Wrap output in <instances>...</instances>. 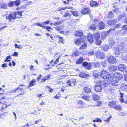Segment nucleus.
I'll return each instance as SVG.
<instances>
[{"label":"nucleus","instance_id":"nucleus-1","mask_svg":"<svg viewBox=\"0 0 127 127\" xmlns=\"http://www.w3.org/2000/svg\"><path fill=\"white\" fill-rule=\"evenodd\" d=\"M100 76L103 79H107L109 83L112 84L113 86H116L118 85V82L112 81L113 77L111 76L108 72L105 71H103L101 73Z\"/></svg>","mask_w":127,"mask_h":127},{"label":"nucleus","instance_id":"nucleus-2","mask_svg":"<svg viewBox=\"0 0 127 127\" xmlns=\"http://www.w3.org/2000/svg\"><path fill=\"white\" fill-rule=\"evenodd\" d=\"M95 83L96 84L95 87V91L97 92H100L102 90V88L101 82H100V81L98 80L97 81H95Z\"/></svg>","mask_w":127,"mask_h":127},{"label":"nucleus","instance_id":"nucleus-3","mask_svg":"<svg viewBox=\"0 0 127 127\" xmlns=\"http://www.w3.org/2000/svg\"><path fill=\"white\" fill-rule=\"evenodd\" d=\"M115 76L114 77L112 76V77H113V80L112 81H117L118 83L119 80L121 79L123 77V75L120 73L116 72L115 74Z\"/></svg>","mask_w":127,"mask_h":127},{"label":"nucleus","instance_id":"nucleus-4","mask_svg":"<svg viewBox=\"0 0 127 127\" xmlns=\"http://www.w3.org/2000/svg\"><path fill=\"white\" fill-rule=\"evenodd\" d=\"M108 105L109 106L113 108L116 110H120L121 109V107L117 106L115 102L113 101H111L109 102Z\"/></svg>","mask_w":127,"mask_h":127},{"label":"nucleus","instance_id":"nucleus-5","mask_svg":"<svg viewBox=\"0 0 127 127\" xmlns=\"http://www.w3.org/2000/svg\"><path fill=\"white\" fill-rule=\"evenodd\" d=\"M123 44L120 46H119L117 48H114V53L116 55H117L120 54L121 52L120 51L122 50L124 48L123 47Z\"/></svg>","mask_w":127,"mask_h":127},{"label":"nucleus","instance_id":"nucleus-6","mask_svg":"<svg viewBox=\"0 0 127 127\" xmlns=\"http://www.w3.org/2000/svg\"><path fill=\"white\" fill-rule=\"evenodd\" d=\"M82 66L84 67L85 68L87 69H90L92 66L91 64L90 63H88L87 62H84L82 63Z\"/></svg>","mask_w":127,"mask_h":127},{"label":"nucleus","instance_id":"nucleus-7","mask_svg":"<svg viewBox=\"0 0 127 127\" xmlns=\"http://www.w3.org/2000/svg\"><path fill=\"white\" fill-rule=\"evenodd\" d=\"M15 15V13L10 14L8 16H6V19L9 20V22H11L12 19H15L16 18Z\"/></svg>","mask_w":127,"mask_h":127},{"label":"nucleus","instance_id":"nucleus-8","mask_svg":"<svg viewBox=\"0 0 127 127\" xmlns=\"http://www.w3.org/2000/svg\"><path fill=\"white\" fill-rule=\"evenodd\" d=\"M95 54L97 58L100 59H102L104 57V54L99 51L96 52L95 53Z\"/></svg>","mask_w":127,"mask_h":127},{"label":"nucleus","instance_id":"nucleus-9","mask_svg":"<svg viewBox=\"0 0 127 127\" xmlns=\"http://www.w3.org/2000/svg\"><path fill=\"white\" fill-rule=\"evenodd\" d=\"M108 62L110 63L114 64L116 63V58L113 56H110L108 59Z\"/></svg>","mask_w":127,"mask_h":127},{"label":"nucleus","instance_id":"nucleus-10","mask_svg":"<svg viewBox=\"0 0 127 127\" xmlns=\"http://www.w3.org/2000/svg\"><path fill=\"white\" fill-rule=\"evenodd\" d=\"M118 69L120 71H126L127 70V67L123 64H120L118 66Z\"/></svg>","mask_w":127,"mask_h":127},{"label":"nucleus","instance_id":"nucleus-11","mask_svg":"<svg viewBox=\"0 0 127 127\" xmlns=\"http://www.w3.org/2000/svg\"><path fill=\"white\" fill-rule=\"evenodd\" d=\"M115 30V29H110L107 31V32H103L102 33V35L101 36V38L103 39L105 38L106 37L108 33L110 32H111L112 30L114 31Z\"/></svg>","mask_w":127,"mask_h":127},{"label":"nucleus","instance_id":"nucleus-12","mask_svg":"<svg viewBox=\"0 0 127 127\" xmlns=\"http://www.w3.org/2000/svg\"><path fill=\"white\" fill-rule=\"evenodd\" d=\"M93 38L95 40H98L100 37V35L99 33L97 32L93 34Z\"/></svg>","mask_w":127,"mask_h":127},{"label":"nucleus","instance_id":"nucleus-13","mask_svg":"<svg viewBox=\"0 0 127 127\" xmlns=\"http://www.w3.org/2000/svg\"><path fill=\"white\" fill-rule=\"evenodd\" d=\"M90 10L88 8H84L81 11V12L83 14H88L89 13Z\"/></svg>","mask_w":127,"mask_h":127},{"label":"nucleus","instance_id":"nucleus-14","mask_svg":"<svg viewBox=\"0 0 127 127\" xmlns=\"http://www.w3.org/2000/svg\"><path fill=\"white\" fill-rule=\"evenodd\" d=\"M88 41L90 43H91L93 42L94 39L93 38V36H92L91 34L89 33L88 35Z\"/></svg>","mask_w":127,"mask_h":127},{"label":"nucleus","instance_id":"nucleus-15","mask_svg":"<svg viewBox=\"0 0 127 127\" xmlns=\"http://www.w3.org/2000/svg\"><path fill=\"white\" fill-rule=\"evenodd\" d=\"M100 82H101V85H103L104 86H106L108 84H110L113 87L114 86H113L112 84L109 83V82H108L106 79V80H104V81H100Z\"/></svg>","mask_w":127,"mask_h":127},{"label":"nucleus","instance_id":"nucleus-16","mask_svg":"<svg viewBox=\"0 0 127 127\" xmlns=\"http://www.w3.org/2000/svg\"><path fill=\"white\" fill-rule=\"evenodd\" d=\"M79 76L82 78H88L89 77V75L82 72L80 73Z\"/></svg>","mask_w":127,"mask_h":127},{"label":"nucleus","instance_id":"nucleus-17","mask_svg":"<svg viewBox=\"0 0 127 127\" xmlns=\"http://www.w3.org/2000/svg\"><path fill=\"white\" fill-rule=\"evenodd\" d=\"M98 26L100 30L104 29L105 25L104 23L102 22L99 23L98 25Z\"/></svg>","mask_w":127,"mask_h":127},{"label":"nucleus","instance_id":"nucleus-18","mask_svg":"<svg viewBox=\"0 0 127 127\" xmlns=\"http://www.w3.org/2000/svg\"><path fill=\"white\" fill-rule=\"evenodd\" d=\"M117 22V21L115 19L109 20L107 21V23L110 26L114 25Z\"/></svg>","mask_w":127,"mask_h":127},{"label":"nucleus","instance_id":"nucleus-19","mask_svg":"<svg viewBox=\"0 0 127 127\" xmlns=\"http://www.w3.org/2000/svg\"><path fill=\"white\" fill-rule=\"evenodd\" d=\"M90 5L92 7L97 6H98L97 2L96 1L92 0L90 2Z\"/></svg>","mask_w":127,"mask_h":127},{"label":"nucleus","instance_id":"nucleus-20","mask_svg":"<svg viewBox=\"0 0 127 127\" xmlns=\"http://www.w3.org/2000/svg\"><path fill=\"white\" fill-rule=\"evenodd\" d=\"M93 99L95 101L98 100L99 98V96L97 94H93Z\"/></svg>","mask_w":127,"mask_h":127},{"label":"nucleus","instance_id":"nucleus-21","mask_svg":"<svg viewBox=\"0 0 127 127\" xmlns=\"http://www.w3.org/2000/svg\"><path fill=\"white\" fill-rule=\"evenodd\" d=\"M116 67L114 65H111L109 67V69L111 71H114L116 69Z\"/></svg>","mask_w":127,"mask_h":127},{"label":"nucleus","instance_id":"nucleus-22","mask_svg":"<svg viewBox=\"0 0 127 127\" xmlns=\"http://www.w3.org/2000/svg\"><path fill=\"white\" fill-rule=\"evenodd\" d=\"M93 75L95 78H97L98 76L100 75V73L97 70H95L93 72Z\"/></svg>","mask_w":127,"mask_h":127},{"label":"nucleus","instance_id":"nucleus-23","mask_svg":"<svg viewBox=\"0 0 127 127\" xmlns=\"http://www.w3.org/2000/svg\"><path fill=\"white\" fill-rule=\"evenodd\" d=\"M75 35L77 36H79L80 37L83 34V33L81 30L76 31L75 33Z\"/></svg>","mask_w":127,"mask_h":127},{"label":"nucleus","instance_id":"nucleus-24","mask_svg":"<svg viewBox=\"0 0 127 127\" xmlns=\"http://www.w3.org/2000/svg\"><path fill=\"white\" fill-rule=\"evenodd\" d=\"M109 43V45L111 46H112L115 44L114 39L112 38H110L108 40Z\"/></svg>","mask_w":127,"mask_h":127},{"label":"nucleus","instance_id":"nucleus-25","mask_svg":"<svg viewBox=\"0 0 127 127\" xmlns=\"http://www.w3.org/2000/svg\"><path fill=\"white\" fill-rule=\"evenodd\" d=\"M89 28L91 30H95L96 29V26L95 24H92L89 26Z\"/></svg>","mask_w":127,"mask_h":127},{"label":"nucleus","instance_id":"nucleus-26","mask_svg":"<svg viewBox=\"0 0 127 127\" xmlns=\"http://www.w3.org/2000/svg\"><path fill=\"white\" fill-rule=\"evenodd\" d=\"M15 13L16 18H20V17H18V15H19L20 16H22V12H16L14 13Z\"/></svg>","mask_w":127,"mask_h":127},{"label":"nucleus","instance_id":"nucleus-27","mask_svg":"<svg viewBox=\"0 0 127 127\" xmlns=\"http://www.w3.org/2000/svg\"><path fill=\"white\" fill-rule=\"evenodd\" d=\"M83 61V58L82 57H80L78 60L76 62V63L77 64H80L82 63Z\"/></svg>","mask_w":127,"mask_h":127},{"label":"nucleus","instance_id":"nucleus-28","mask_svg":"<svg viewBox=\"0 0 127 127\" xmlns=\"http://www.w3.org/2000/svg\"><path fill=\"white\" fill-rule=\"evenodd\" d=\"M102 48L105 51H107L109 48V47L107 45L105 44L102 46Z\"/></svg>","mask_w":127,"mask_h":127},{"label":"nucleus","instance_id":"nucleus-29","mask_svg":"<svg viewBox=\"0 0 127 127\" xmlns=\"http://www.w3.org/2000/svg\"><path fill=\"white\" fill-rule=\"evenodd\" d=\"M87 47V45L86 43H85L83 44L82 45L79 49L80 50H82L86 48Z\"/></svg>","mask_w":127,"mask_h":127},{"label":"nucleus","instance_id":"nucleus-30","mask_svg":"<svg viewBox=\"0 0 127 127\" xmlns=\"http://www.w3.org/2000/svg\"><path fill=\"white\" fill-rule=\"evenodd\" d=\"M71 13H72V15L75 16H78V12L76 11H69Z\"/></svg>","mask_w":127,"mask_h":127},{"label":"nucleus","instance_id":"nucleus-31","mask_svg":"<svg viewBox=\"0 0 127 127\" xmlns=\"http://www.w3.org/2000/svg\"><path fill=\"white\" fill-rule=\"evenodd\" d=\"M126 16V14L124 13H122L121 14L119 15V16H118V19L120 20L123 17H124Z\"/></svg>","mask_w":127,"mask_h":127},{"label":"nucleus","instance_id":"nucleus-32","mask_svg":"<svg viewBox=\"0 0 127 127\" xmlns=\"http://www.w3.org/2000/svg\"><path fill=\"white\" fill-rule=\"evenodd\" d=\"M84 90L86 93H89L91 91L90 89L88 87H85L83 88Z\"/></svg>","mask_w":127,"mask_h":127},{"label":"nucleus","instance_id":"nucleus-33","mask_svg":"<svg viewBox=\"0 0 127 127\" xmlns=\"http://www.w3.org/2000/svg\"><path fill=\"white\" fill-rule=\"evenodd\" d=\"M95 51L94 50H90L89 51L88 53V55L91 56L93 55Z\"/></svg>","mask_w":127,"mask_h":127},{"label":"nucleus","instance_id":"nucleus-34","mask_svg":"<svg viewBox=\"0 0 127 127\" xmlns=\"http://www.w3.org/2000/svg\"><path fill=\"white\" fill-rule=\"evenodd\" d=\"M14 5L16 6H17L20 5L21 1L20 0H16L14 1Z\"/></svg>","mask_w":127,"mask_h":127},{"label":"nucleus","instance_id":"nucleus-35","mask_svg":"<svg viewBox=\"0 0 127 127\" xmlns=\"http://www.w3.org/2000/svg\"><path fill=\"white\" fill-rule=\"evenodd\" d=\"M7 4L5 3H1L0 4V8L3 9H6L7 8Z\"/></svg>","mask_w":127,"mask_h":127},{"label":"nucleus","instance_id":"nucleus-36","mask_svg":"<svg viewBox=\"0 0 127 127\" xmlns=\"http://www.w3.org/2000/svg\"><path fill=\"white\" fill-rule=\"evenodd\" d=\"M101 65H102L103 66L105 67L107 65V61H105L104 62H101Z\"/></svg>","mask_w":127,"mask_h":127},{"label":"nucleus","instance_id":"nucleus-37","mask_svg":"<svg viewBox=\"0 0 127 127\" xmlns=\"http://www.w3.org/2000/svg\"><path fill=\"white\" fill-rule=\"evenodd\" d=\"M14 5V1H10L9 2L8 4V6L10 7H13Z\"/></svg>","mask_w":127,"mask_h":127},{"label":"nucleus","instance_id":"nucleus-38","mask_svg":"<svg viewBox=\"0 0 127 127\" xmlns=\"http://www.w3.org/2000/svg\"><path fill=\"white\" fill-rule=\"evenodd\" d=\"M55 28L56 30L58 31H59L60 30L63 29V27L62 26H58L55 27Z\"/></svg>","mask_w":127,"mask_h":127},{"label":"nucleus","instance_id":"nucleus-39","mask_svg":"<svg viewBox=\"0 0 127 127\" xmlns=\"http://www.w3.org/2000/svg\"><path fill=\"white\" fill-rule=\"evenodd\" d=\"M11 56H8L6 58V59L4 61V62H9L11 60Z\"/></svg>","mask_w":127,"mask_h":127},{"label":"nucleus","instance_id":"nucleus-40","mask_svg":"<svg viewBox=\"0 0 127 127\" xmlns=\"http://www.w3.org/2000/svg\"><path fill=\"white\" fill-rule=\"evenodd\" d=\"M64 13V17H65L67 16L70 17V15L68 13V12L67 11H65Z\"/></svg>","mask_w":127,"mask_h":127},{"label":"nucleus","instance_id":"nucleus-41","mask_svg":"<svg viewBox=\"0 0 127 127\" xmlns=\"http://www.w3.org/2000/svg\"><path fill=\"white\" fill-rule=\"evenodd\" d=\"M124 94L123 93H120V97L121 98V102H124Z\"/></svg>","mask_w":127,"mask_h":127},{"label":"nucleus","instance_id":"nucleus-42","mask_svg":"<svg viewBox=\"0 0 127 127\" xmlns=\"http://www.w3.org/2000/svg\"><path fill=\"white\" fill-rule=\"evenodd\" d=\"M75 43L77 45H79L81 43V41L80 39H76L75 41Z\"/></svg>","mask_w":127,"mask_h":127},{"label":"nucleus","instance_id":"nucleus-43","mask_svg":"<svg viewBox=\"0 0 127 127\" xmlns=\"http://www.w3.org/2000/svg\"><path fill=\"white\" fill-rule=\"evenodd\" d=\"M82 98L87 101H89V97L87 96H82Z\"/></svg>","mask_w":127,"mask_h":127},{"label":"nucleus","instance_id":"nucleus-44","mask_svg":"<svg viewBox=\"0 0 127 127\" xmlns=\"http://www.w3.org/2000/svg\"><path fill=\"white\" fill-rule=\"evenodd\" d=\"M80 37L81 38V39L82 40V42H84L86 40V36L84 35L83 34L81 35V36H80Z\"/></svg>","mask_w":127,"mask_h":127},{"label":"nucleus","instance_id":"nucleus-45","mask_svg":"<svg viewBox=\"0 0 127 127\" xmlns=\"http://www.w3.org/2000/svg\"><path fill=\"white\" fill-rule=\"evenodd\" d=\"M36 82V81L35 80L33 79L32 81H31L30 83V85L31 86H34V83Z\"/></svg>","mask_w":127,"mask_h":127},{"label":"nucleus","instance_id":"nucleus-46","mask_svg":"<svg viewBox=\"0 0 127 127\" xmlns=\"http://www.w3.org/2000/svg\"><path fill=\"white\" fill-rule=\"evenodd\" d=\"M95 42V44L98 45H100L101 43V41L98 40H96Z\"/></svg>","mask_w":127,"mask_h":127},{"label":"nucleus","instance_id":"nucleus-47","mask_svg":"<svg viewBox=\"0 0 127 127\" xmlns=\"http://www.w3.org/2000/svg\"><path fill=\"white\" fill-rule=\"evenodd\" d=\"M15 48L19 49H21L22 48V47L21 45H18L16 44H15Z\"/></svg>","mask_w":127,"mask_h":127},{"label":"nucleus","instance_id":"nucleus-48","mask_svg":"<svg viewBox=\"0 0 127 127\" xmlns=\"http://www.w3.org/2000/svg\"><path fill=\"white\" fill-rule=\"evenodd\" d=\"M122 29L124 30L127 32V25H124L122 27Z\"/></svg>","mask_w":127,"mask_h":127},{"label":"nucleus","instance_id":"nucleus-49","mask_svg":"<svg viewBox=\"0 0 127 127\" xmlns=\"http://www.w3.org/2000/svg\"><path fill=\"white\" fill-rule=\"evenodd\" d=\"M100 64L98 62H96L94 63V65L95 67H97L99 66Z\"/></svg>","mask_w":127,"mask_h":127},{"label":"nucleus","instance_id":"nucleus-50","mask_svg":"<svg viewBox=\"0 0 127 127\" xmlns=\"http://www.w3.org/2000/svg\"><path fill=\"white\" fill-rule=\"evenodd\" d=\"M66 8L65 7H63V8H60L58 9L57 10L55 11H61L62 10H65Z\"/></svg>","mask_w":127,"mask_h":127},{"label":"nucleus","instance_id":"nucleus-51","mask_svg":"<svg viewBox=\"0 0 127 127\" xmlns=\"http://www.w3.org/2000/svg\"><path fill=\"white\" fill-rule=\"evenodd\" d=\"M77 104H79L81 106H82L83 104V102L81 100H79L78 101Z\"/></svg>","mask_w":127,"mask_h":127},{"label":"nucleus","instance_id":"nucleus-52","mask_svg":"<svg viewBox=\"0 0 127 127\" xmlns=\"http://www.w3.org/2000/svg\"><path fill=\"white\" fill-rule=\"evenodd\" d=\"M61 24V22L60 21L55 22L54 23V25L55 26H57L60 25Z\"/></svg>","mask_w":127,"mask_h":127},{"label":"nucleus","instance_id":"nucleus-53","mask_svg":"<svg viewBox=\"0 0 127 127\" xmlns=\"http://www.w3.org/2000/svg\"><path fill=\"white\" fill-rule=\"evenodd\" d=\"M46 88H48L49 89V92H52L53 91V90L52 89L50 86H46Z\"/></svg>","mask_w":127,"mask_h":127},{"label":"nucleus","instance_id":"nucleus-54","mask_svg":"<svg viewBox=\"0 0 127 127\" xmlns=\"http://www.w3.org/2000/svg\"><path fill=\"white\" fill-rule=\"evenodd\" d=\"M109 90L111 92H113V91L115 90L114 88L113 87H111L109 88Z\"/></svg>","mask_w":127,"mask_h":127},{"label":"nucleus","instance_id":"nucleus-55","mask_svg":"<svg viewBox=\"0 0 127 127\" xmlns=\"http://www.w3.org/2000/svg\"><path fill=\"white\" fill-rule=\"evenodd\" d=\"M37 25L38 26L44 28L45 26L43 24H42V23L41 24H40L38 23V24H37Z\"/></svg>","mask_w":127,"mask_h":127},{"label":"nucleus","instance_id":"nucleus-56","mask_svg":"<svg viewBox=\"0 0 127 127\" xmlns=\"http://www.w3.org/2000/svg\"><path fill=\"white\" fill-rule=\"evenodd\" d=\"M113 13L111 12H110L108 14V17L109 18H111L112 16Z\"/></svg>","mask_w":127,"mask_h":127},{"label":"nucleus","instance_id":"nucleus-57","mask_svg":"<svg viewBox=\"0 0 127 127\" xmlns=\"http://www.w3.org/2000/svg\"><path fill=\"white\" fill-rule=\"evenodd\" d=\"M99 121L100 122H101V121L100 119H96L93 120V122H99Z\"/></svg>","mask_w":127,"mask_h":127},{"label":"nucleus","instance_id":"nucleus-58","mask_svg":"<svg viewBox=\"0 0 127 127\" xmlns=\"http://www.w3.org/2000/svg\"><path fill=\"white\" fill-rule=\"evenodd\" d=\"M70 80V83L71 84L74 83L76 81V79H71Z\"/></svg>","mask_w":127,"mask_h":127},{"label":"nucleus","instance_id":"nucleus-59","mask_svg":"<svg viewBox=\"0 0 127 127\" xmlns=\"http://www.w3.org/2000/svg\"><path fill=\"white\" fill-rule=\"evenodd\" d=\"M20 89V90H21V89H23L22 88H21L20 89V88H19V87H18L17 88H16V89H15V90H13V92H16L18 90V89Z\"/></svg>","mask_w":127,"mask_h":127},{"label":"nucleus","instance_id":"nucleus-60","mask_svg":"<svg viewBox=\"0 0 127 127\" xmlns=\"http://www.w3.org/2000/svg\"><path fill=\"white\" fill-rule=\"evenodd\" d=\"M18 54L17 52H15L14 54H12V56H18Z\"/></svg>","mask_w":127,"mask_h":127},{"label":"nucleus","instance_id":"nucleus-61","mask_svg":"<svg viewBox=\"0 0 127 127\" xmlns=\"http://www.w3.org/2000/svg\"><path fill=\"white\" fill-rule=\"evenodd\" d=\"M44 28L45 29H46L48 31H50V30H49V29H51L52 30V29H51V27H46L45 26V27H44Z\"/></svg>","mask_w":127,"mask_h":127},{"label":"nucleus","instance_id":"nucleus-62","mask_svg":"<svg viewBox=\"0 0 127 127\" xmlns=\"http://www.w3.org/2000/svg\"><path fill=\"white\" fill-rule=\"evenodd\" d=\"M61 57V56H59L56 60V61L54 62L55 64H57L59 62V60L60 58Z\"/></svg>","mask_w":127,"mask_h":127},{"label":"nucleus","instance_id":"nucleus-63","mask_svg":"<svg viewBox=\"0 0 127 127\" xmlns=\"http://www.w3.org/2000/svg\"><path fill=\"white\" fill-rule=\"evenodd\" d=\"M50 22L49 21H46L44 22H42V24H43L44 25V24H49Z\"/></svg>","mask_w":127,"mask_h":127},{"label":"nucleus","instance_id":"nucleus-64","mask_svg":"<svg viewBox=\"0 0 127 127\" xmlns=\"http://www.w3.org/2000/svg\"><path fill=\"white\" fill-rule=\"evenodd\" d=\"M60 93H59L58 94H57L56 95V96L55 97V98L56 99L58 98L60 96Z\"/></svg>","mask_w":127,"mask_h":127}]
</instances>
